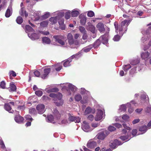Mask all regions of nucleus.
Masks as SVG:
<instances>
[{
	"label": "nucleus",
	"instance_id": "1",
	"mask_svg": "<svg viewBox=\"0 0 151 151\" xmlns=\"http://www.w3.org/2000/svg\"><path fill=\"white\" fill-rule=\"evenodd\" d=\"M131 19L124 20L122 21L118 26V23L115 22L114 25L115 29V32L116 35H115L113 38L114 41H118L123 34L125 33L127 30V27Z\"/></svg>",
	"mask_w": 151,
	"mask_h": 151
},
{
	"label": "nucleus",
	"instance_id": "2",
	"mask_svg": "<svg viewBox=\"0 0 151 151\" xmlns=\"http://www.w3.org/2000/svg\"><path fill=\"white\" fill-rule=\"evenodd\" d=\"M49 96L53 98L54 103L57 106H60L63 104V101L62 100L63 96L61 93H51L50 94Z\"/></svg>",
	"mask_w": 151,
	"mask_h": 151
},
{
	"label": "nucleus",
	"instance_id": "3",
	"mask_svg": "<svg viewBox=\"0 0 151 151\" xmlns=\"http://www.w3.org/2000/svg\"><path fill=\"white\" fill-rule=\"evenodd\" d=\"M53 113L54 117L51 114L48 115L46 119L47 122L54 123L55 120H58L60 118L61 116L60 114L57 109H54Z\"/></svg>",
	"mask_w": 151,
	"mask_h": 151
},
{
	"label": "nucleus",
	"instance_id": "4",
	"mask_svg": "<svg viewBox=\"0 0 151 151\" xmlns=\"http://www.w3.org/2000/svg\"><path fill=\"white\" fill-rule=\"evenodd\" d=\"M75 100L76 101H78L81 100V102L82 104H84L87 103L88 101V97L86 96L83 97L82 100H81L82 97L81 94H77L75 95L74 97Z\"/></svg>",
	"mask_w": 151,
	"mask_h": 151
},
{
	"label": "nucleus",
	"instance_id": "5",
	"mask_svg": "<svg viewBox=\"0 0 151 151\" xmlns=\"http://www.w3.org/2000/svg\"><path fill=\"white\" fill-rule=\"evenodd\" d=\"M53 38L55 39V41L59 43L61 46L64 47H66L67 46V44H65L63 40V37L60 35H55L53 36Z\"/></svg>",
	"mask_w": 151,
	"mask_h": 151
},
{
	"label": "nucleus",
	"instance_id": "6",
	"mask_svg": "<svg viewBox=\"0 0 151 151\" xmlns=\"http://www.w3.org/2000/svg\"><path fill=\"white\" fill-rule=\"evenodd\" d=\"M109 133V132L108 131L104 130L98 133L96 137L99 139L103 140Z\"/></svg>",
	"mask_w": 151,
	"mask_h": 151
},
{
	"label": "nucleus",
	"instance_id": "7",
	"mask_svg": "<svg viewBox=\"0 0 151 151\" xmlns=\"http://www.w3.org/2000/svg\"><path fill=\"white\" fill-rule=\"evenodd\" d=\"M104 112L103 111L98 109L94 119L96 121H99L101 120L103 118Z\"/></svg>",
	"mask_w": 151,
	"mask_h": 151
},
{
	"label": "nucleus",
	"instance_id": "8",
	"mask_svg": "<svg viewBox=\"0 0 151 151\" xmlns=\"http://www.w3.org/2000/svg\"><path fill=\"white\" fill-rule=\"evenodd\" d=\"M31 16H33V17H31L33 19V20L35 21H41L42 20V17L40 16L39 13L38 12H36L34 13H31Z\"/></svg>",
	"mask_w": 151,
	"mask_h": 151
},
{
	"label": "nucleus",
	"instance_id": "9",
	"mask_svg": "<svg viewBox=\"0 0 151 151\" xmlns=\"http://www.w3.org/2000/svg\"><path fill=\"white\" fill-rule=\"evenodd\" d=\"M148 29L147 30H144L142 31V33L143 35L144 36L142 37L141 39V42L143 43H145L147 40V35L149 34V30Z\"/></svg>",
	"mask_w": 151,
	"mask_h": 151
},
{
	"label": "nucleus",
	"instance_id": "10",
	"mask_svg": "<svg viewBox=\"0 0 151 151\" xmlns=\"http://www.w3.org/2000/svg\"><path fill=\"white\" fill-rule=\"evenodd\" d=\"M110 144L109 145L110 147L111 148L114 149L118 145H122L123 143H122L117 139H115L113 141H110Z\"/></svg>",
	"mask_w": 151,
	"mask_h": 151
},
{
	"label": "nucleus",
	"instance_id": "11",
	"mask_svg": "<svg viewBox=\"0 0 151 151\" xmlns=\"http://www.w3.org/2000/svg\"><path fill=\"white\" fill-rule=\"evenodd\" d=\"M36 109L38 114H42L45 111V106L43 104H40L36 106Z\"/></svg>",
	"mask_w": 151,
	"mask_h": 151
},
{
	"label": "nucleus",
	"instance_id": "12",
	"mask_svg": "<svg viewBox=\"0 0 151 151\" xmlns=\"http://www.w3.org/2000/svg\"><path fill=\"white\" fill-rule=\"evenodd\" d=\"M82 128L85 132H88L92 131V129L90 127L88 124L85 121H84L82 125Z\"/></svg>",
	"mask_w": 151,
	"mask_h": 151
},
{
	"label": "nucleus",
	"instance_id": "13",
	"mask_svg": "<svg viewBox=\"0 0 151 151\" xmlns=\"http://www.w3.org/2000/svg\"><path fill=\"white\" fill-rule=\"evenodd\" d=\"M50 71V68H45L43 72L41 73V78L42 79H45L49 74Z\"/></svg>",
	"mask_w": 151,
	"mask_h": 151
},
{
	"label": "nucleus",
	"instance_id": "14",
	"mask_svg": "<svg viewBox=\"0 0 151 151\" xmlns=\"http://www.w3.org/2000/svg\"><path fill=\"white\" fill-rule=\"evenodd\" d=\"M69 121L70 122L74 121L76 123H79L80 121V118L79 117H75L74 116L68 114Z\"/></svg>",
	"mask_w": 151,
	"mask_h": 151
},
{
	"label": "nucleus",
	"instance_id": "15",
	"mask_svg": "<svg viewBox=\"0 0 151 151\" xmlns=\"http://www.w3.org/2000/svg\"><path fill=\"white\" fill-rule=\"evenodd\" d=\"M127 136L123 135L120 136V138L122 140L125 141V142L128 141L131 138V132H127Z\"/></svg>",
	"mask_w": 151,
	"mask_h": 151
},
{
	"label": "nucleus",
	"instance_id": "16",
	"mask_svg": "<svg viewBox=\"0 0 151 151\" xmlns=\"http://www.w3.org/2000/svg\"><path fill=\"white\" fill-rule=\"evenodd\" d=\"M108 34H105L101 36L99 38L100 40H101L102 43L104 44H106L108 42Z\"/></svg>",
	"mask_w": 151,
	"mask_h": 151
},
{
	"label": "nucleus",
	"instance_id": "17",
	"mask_svg": "<svg viewBox=\"0 0 151 151\" xmlns=\"http://www.w3.org/2000/svg\"><path fill=\"white\" fill-rule=\"evenodd\" d=\"M145 50H144V52L141 53V56L142 59L146 60L149 58L150 54L148 51H146Z\"/></svg>",
	"mask_w": 151,
	"mask_h": 151
},
{
	"label": "nucleus",
	"instance_id": "18",
	"mask_svg": "<svg viewBox=\"0 0 151 151\" xmlns=\"http://www.w3.org/2000/svg\"><path fill=\"white\" fill-rule=\"evenodd\" d=\"M96 27L100 32L105 30L104 25L101 22L99 23L96 25Z\"/></svg>",
	"mask_w": 151,
	"mask_h": 151
},
{
	"label": "nucleus",
	"instance_id": "19",
	"mask_svg": "<svg viewBox=\"0 0 151 151\" xmlns=\"http://www.w3.org/2000/svg\"><path fill=\"white\" fill-rule=\"evenodd\" d=\"M12 14V6L10 4L8 7L6 12L5 16L6 17H9Z\"/></svg>",
	"mask_w": 151,
	"mask_h": 151
},
{
	"label": "nucleus",
	"instance_id": "20",
	"mask_svg": "<svg viewBox=\"0 0 151 151\" xmlns=\"http://www.w3.org/2000/svg\"><path fill=\"white\" fill-rule=\"evenodd\" d=\"M96 142L94 141H90L87 144V147L90 148H93L96 146Z\"/></svg>",
	"mask_w": 151,
	"mask_h": 151
},
{
	"label": "nucleus",
	"instance_id": "21",
	"mask_svg": "<svg viewBox=\"0 0 151 151\" xmlns=\"http://www.w3.org/2000/svg\"><path fill=\"white\" fill-rule=\"evenodd\" d=\"M28 35L29 37L32 40H35L39 38V37L35 33L31 34L28 33Z\"/></svg>",
	"mask_w": 151,
	"mask_h": 151
},
{
	"label": "nucleus",
	"instance_id": "22",
	"mask_svg": "<svg viewBox=\"0 0 151 151\" xmlns=\"http://www.w3.org/2000/svg\"><path fill=\"white\" fill-rule=\"evenodd\" d=\"M17 87L13 82L10 83V87L9 91L11 92H15L16 91Z\"/></svg>",
	"mask_w": 151,
	"mask_h": 151
},
{
	"label": "nucleus",
	"instance_id": "23",
	"mask_svg": "<svg viewBox=\"0 0 151 151\" xmlns=\"http://www.w3.org/2000/svg\"><path fill=\"white\" fill-rule=\"evenodd\" d=\"M95 112V110L94 109H92L90 107H87L84 112V114L86 115L91 113H94Z\"/></svg>",
	"mask_w": 151,
	"mask_h": 151
},
{
	"label": "nucleus",
	"instance_id": "24",
	"mask_svg": "<svg viewBox=\"0 0 151 151\" xmlns=\"http://www.w3.org/2000/svg\"><path fill=\"white\" fill-rule=\"evenodd\" d=\"M14 119L16 122L18 123H22L24 120L23 117L19 115L15 116Z\"/></svg>",
	"mask_w": 151,
	"mask_h": 151
},
{
	"label": "nucleus",
	"instance_id": "25",
	"mask_svg": "<svg viewBox=\"0 0 151 151\" xmlns=\"http://www.w3.org/2000/svg\"><path fill=\"white\" fill-rule=\"evenodd\" d=\"M68 39L69 43L70 45H72L73 44V39L72 34L69 33L68 35Z\"/></svg>",
	"mask_w": 151,
	"mask_h": 151
},
{
	"label": "nucleus",
	"instance_id": "26",
	"mask_svg": "<svg viewBox=\"0 0 151 151\" xmlns=\"http://www.w3.org/2000/svg\"><path fill=\"white\" fill-rule=\"evenodd\" d=\"M82 55L81 52L80 51L78 52V53L72 56H71L70 58V59H72V60L74 58H75L76 59H78L79 58L81 57Z\"/></svg>",
	"mask_w": 151,
	"mask_h": 151
},
{
	"label": "nucleus",
	"instance_id": "27",
	"mask_svg": "<svg viewBox=\"0 0 151 151\" xmlns=\"http://www.w3.org/2000/svg\"><path fill=\"white\" fill-rule=\"evenodd\" d=\"M68 88L73 92L76 91L77 89V87L75 86L70 83H67Z\"/></svg>",
	"mask_w": 151,
	"mask_h": 151
},
{
	"label": "nucleus",
	"instance_id": "28",
	"mask_svg": "<svg viewBox=\"0 0 151 151\" xmlns=\"http://www.w3.org/2000/svg\"><path fill=\"white\" fill-rule=\"evenodd\" d=\"M80 22L82 25H84L86 22V18L83 15L80 16Z\"/></svg>",
	"mask_w": 151,
	"mask_h": 151
},
{
	"label": "nucleus",
	"instance_id": "29",
	"mask_svg": "<svg viewBox=\"0 0 151 151\" xmlns=\"http://www.w3.org/2000/svg\"><path fill=\"white\" fill-rule=\"evenodd\" d=\"M147 129L146 126H143L140 127L139 129V131L141 132V134L145 133L147 131Z\"/></svg>",
	"mask_w": 151,
	"mask_h": 151
},
{
	"label": "nucleus",
	"instance_id": "30",
	"mask_svg": "<svg viewBox=\"0 0 151 151\" xmlns=\"http://www.w3.org/2000/svg\"><path fill=\"white\" fill-rule=\"evenodd\" d=\"M25 29L26 32L28 33L29 32H34V30L33 29L28 25H27L25 26Z\"/></svg>",
	"mask_w": 151,
	"mask_h": 151
},
{
	"label": "nucleus",
	"instance_id": "31",
	"mask_svg": "<svg viewBox=\"0 0 151 151\" xmlns=\"http://www.w3.org/2000/svg\"><path fill=\"white\" fill-rule=\"evenodd\" d=\"M122 125L125 128L124 129H123L122 130V132L124 134H125L127 132V131L126 129L129 131H130L132 129V128L131 127L127 126L125 124H123Z\"/></svg>",
	"mask_w": 151,
	"mask_h": 151
},
{
	"label": "nucleus",
	"instance_id": "32",
	"mask_svg": "<svg viewBox=\"0 0 151 151\" xmlns=\"http://www.w3.org/2000/svg\"><path fill=\"white\" fill-rule=\"evenodd\" d=\"M52 67L55 68L57 71H60L62 68V66L60 64L53 65Z\"/></svg>",
	"mask_w": 151,
	"mask_h": 151
},
{
	"label": "nucleus",
	"instance_id": "33",
	"mask_svg": "<svg viewBox=\"0 0 151 151\" xmlns=\"http://www.w3.org/2000/svg\"><path fill=\"white\" fill-rule=\"evenodd\" d=\"M93 47V45H90L88 46L83 48L82 50V51L86 52H88Z\"/></svg>",
	"mask_w": 151,
	"mask_h": 151
},
{
	"label": "nucleus",
	"instance_id": "34",
	"mask_svg": "<svg viewBox=\"0 0 151 151\" xmlns=\"http://www.w3.org/2000/svg\"><path fill=\"white\" fill-rule=\"evenodd\" d=\"M127 104H123L121 105L119 107V110L120 112L124 111L125 112L126 110Z\"/></svg>",
	"mask_w": 151,
	"mask_h": 151
},
{
	"label": "nucleus",
	"instance_id": "35",
	"mask_svg": "<svg viewBox=\"0 0 151 151\" xmlns=\"http://www.w3.org/2000/svg\"><path fill=\"white\" fill-rule=\"evenodd\" d=\"M42 41L43 43L45 44H49L50 42V39L47 37H44L42 38Z\"/></svg>",
	"mask_w": 151,
	"mask_h": 151
},
{
	"label": "nucleus",
	"instance_id": "36",
	"mask_svg": "<svg viewBox=\"0 0 151 151\" xmlns=\"http://www.w3.org/2000/svg\"><path fill=\"white\" fill-rule=\"evenodd\" d=\"M4 108L6 110L9 112L13 113L12 111H10L12 109V108L9 103H7L5 104L4 106Z\"/></svg>",
	"mask_w": 151,
	"mask_h": 151
},
{
	"label": "nucleus",
	"instance_id": "37",
	"mask_svg": "<svg viewBox=\"0 0 151 151\" xmlns=\"http://www.w3.org/2000/svg\"><path fill=\"white\" fill-rule=\"evenodd\" d=\"M131 68V66L129 64L124 65L122 69L124 70L125 72V74H127V72L130 68Z\"/></svg>",
	"mask_w": 151,
	"mask_h": 151
},
{
	"label": "nucleus",
	"instance_id": "38",
	"mask_svg": "<svg viewBox=\"0 0 151 151\" xmlns=\"http://www.w3.org/2000/svg\"><path fill=\"white\" fill-rule=\"evenodd\" d=\"M80 93L82 95L86 94L88 96L90 94L89 92L86 90L84 88H81Z\"/></svg>",
	"mask_w": 151,
	"mask_h": 151
},
{
	"label": "nucleus",
	"instance_id": "39",
	"mask_svg": "<svg viewBox=\"0 0 151 151\" xmlns=\"http://www.w3.org/2000/svg\"><path fill=\"white\" fill-rule=\"evenodd\" d=\"M58 19V17H52L50 18L49 19V21L51 22V24H53L56 23L57 21V19Z\"/></svg>",
	"mask_w": 151,
	"mask_h": 151
},
{
	"label": "nucleus",
	"instance_id": "40",
	"mask_svg": "<svg viewBox=\"0 0 151 151\" xmlns=\"http://www.w3.org/2000/svg\"><path fill=\"white\" fill-rule=\"evenodd\" d=\"M72 61V59H70V58H68L65 62L63 63V66L64 67H66L70 66V63Z\"/></svg>",
	"mask_w": 151,
	"mask_h": 151
},
{
	"label": "nucleus",
	"instance_id": "41",
	"mask_svg": "<svg viewBox=\"0 0 151 151\" xmlns=\"http://www.w3.org/2000/svg\"><path fill=\"white\" fill-rule=\"evenodd\" d=\"M127 107L128 108V111L129 113L131 114L134 111L133 108L131 107V105L130 103H127Z\"/></svg>",
	"mask_w": 151,
	"mask_h": 151
},
{
	"label": "nucleus",
	"instance_id": "42",
	"mask_svg": "<svg viewBox=\"0 0 151 151\" xmlns=\"http://www.w3.org/2000/svg\"><path fill=\"white\" fill-rule=\"evenodd\" d=\"M45 91L47 93H50L51 92H57L58 91V89L57 88H53L50 89L46 88Z\"/></svg>",
	"mask_w": 151,
	"mask_h": 151
},
{
	"label": "nucleus",
	"instance_id": "43",
	"mask_svg": "<svg viewBox=\"0 0 151 151\" xmlns=\"http://www.w3.org/2000/svg\"><path fill=\"white\" fill-rule=\"evenodd\" d=\"M70 45V47L72 48H77L79 46V43L77 41H73V44Z\"/></svg>",
	"mask_w": 151,
	"mask_h": 151
},
{
	"label": "nucleus",
	"instance_id": "44",
	"mask_svg": "<svg viewBox=\"0 0 151 151\" xmlns=\"http://www.w3.org/2000/svg\"><path fill=\"white\" fill-rule=\"evenodd\" d=\"M29 112L30 114L33 115H35L37 114L35 109L34 108L30 109L29 110Z\"/></svg>",
	"mask_w": 151,
	"mask_h": 151
},
{
	"label": "nucleus",
	"instance_id": "45",
	"mask_svg": "<svg viewBox=\"0 0 151 151\" xmlns=\"http://www.w3.org/2000/svg\"><path fill=\"white\" fill-rule=\"evenodd\" d=\"M48 24V21H44L40 22V25L41 27H47Z\"/></svg>",
	"mask_w": 151,
	"mask_h": 151
},
{
	"label": "nucleus",
	"instance_id": "46",
	"mask_svg": "<svg viewBox=\"0 0 151 151\" xmlns=\"http://www.w3.org/2000/svg\"><path fill=\"white\" fill-rule=\"evenodd\" d=\"M100 40L99 39L96 40V41L94 43L93 47H94L95 48H97L99 45L100 43Z\"/></svg>",
	"mask_w": 151,
	"mask_h": 151
},
{
	"label": "nucleus",
	"instance_id": "47",
	"mask_svg": "<svg viewBox=\"0 0 151 151\" xmlns=\"http://www.w3.org/2000/svg\"><path fill=\"white\" fill-rule=\"evenodd\" d=\"M71 14L72 17H76L79 15V13L77 11H73L71 12Z\"/></svg>",
	"mask_w": 151,
	"mask_h": 151
},
{
	"label": "nucleus",
	"instance_id": "48",
	"mask_svg": "<svg viewBox=\"0 0 151 151\" xmlns=\"http://www.w3.org/2000/svg\"><path fill=\"white\" fill-rule=\"evenodd\" d=\"M141 99L142 100H145L146 99V100H149V98L148 96L145 94H143L141 96Z\"/></svg>",
	"mask_w": 151,
	"mask_h": 151
},
{
	"label": "nucleus",
	"instance_id": "49",
	"mask_svg": "<svg viewBox=\"0 0 151 151\" xmlns=\"http://www.w3.org/2000/svg\"><path fill=\"white\" fill-rule=\"evenodd\" d=\"M95 28L93 25H90L89 26V29L93 33H95Z\"/></svg>",
	"mask_w": 151,
	"mask_h": 151
},
{
	"label": "nucleus",
	"instance_id": "50",
	"mask_svg": "<svg viewBox=\"0 0 151 151\" xmlns=\"http://www.w3.org/2000/svg\"><path fill=\"white\" fill-rule=\"evenodd\" d=\"M16 21L18 24H21L23 22V19L21 17L19 16L17 17Z\"/></svg>",
	"mask_w": 151,
	"mask_h": 151
},
{
	"label": "nucleus",
	"instance_id": "51",
	"mask_svg": "<svg viewBox=\"0 0 151 151\" xmlns=\"http://www.w3.org/2000/svg\"><path fill=\"white\" fill-rule=\"evenodd\" d=\"M129 117L127 114L124 115L122 117V119L125 121H127L129 120Z\"/></svg>",
	"mask_w": 151,
	"mask_h": 151
},
{
	"label": "nucleus",
	"instance_id": "52",
	"mask_svg": "<svg viewBox=\"0 0 151 151\" xmlns=\"http://www.w3.org/2000/svg\"><path fill=\"white\" fill-rule=\"evenodd\" d=\"M145 112L151 115V106L149 105L145 110Z\"/></svg>",
	"mask_w": 151,
	"mask_h": 151
},
{
	"label": "nucleus",
	"instance_id": "53",
	"mask_svg": "<svg viewBox=\"0 0 151 151\" xmlns=\"http://www.w3.org/2000/svg\"><path fill=\"white\" fill-rule=\"evenodd\" d=\"M70 11H68L66 12L65 14V18L66 19H68L70 18Z\"/></svg>",
	"mask_w": 151,
	"mask_h": 151
},
{
	"label": "nucleus",
	"instance_id": "54",
	"mask_svg": "<svg viewBox=\"0 0 151 151\" xmlns=\"http://www.w3.org/2000/svg\"><path fill=\"white\" fill-rule=\"evenodd\" d=\"M79 29L80 31L82 33L84 34L86 32V31L84 27L82 26H80L79 27Z\"/></svg>",
	"mask_w": 151,
	"mask_h": 151
},
{
	"label": "nucleus",
	"instance_id": "55",
	"mask_svg": "<svg viewBox=\"0 0 151 151\" xmlns=\"http://www.w3.org/2000/svg\"><path fill=\"white\" fill-rule=\"evenodd\" d=\"M35 93L37 96L40 97L42 95V92L40 90L37 91L35 92Z\"/></svg>",
	"mask_w": 151,
	"mask_h": 151
},
{
	"label": "nucleus",
	"instance_id": "56",
	"mask_svg": "<svg viewBox=\"0 0 151 151\" xmlns=\"http://www.w3.org/2000/svg\"><path fill=\"white\" fill-rule=\"evenodd\" d=\"M50 14L49 13H47L43 16H41L42 19H45L48 18L50 16Z\"/></svg>",
	"mask_w": 151,
	"mask_h": 151
},
{
	"label": "nucleus",
	"instance_id": "57",
	"mask_svg": "<svg viewBox=\"0 0 151 151\" xmlns=\"http://www.w3.org/2000/svg\"><path fill=\"white\" fill-rule=\"evenodd\" d=\"M87 15L88 17H92L94 15V13L92 11H90L88 13Z\"/></svg>",
	"mask_w": 151,
	"mask_h": 151
},
{
	"label": "nucleus",
	"instance_id": "58",
	"mask_svg": "<svg viewBox=\"0 0 151 151\" xmlns=\"http://www.w3.org/2000/svg\"><path fill=\"white\" fill-rule=\"evenodd\" d=\"M139 63V60H135L131 62L130 64L132 65H135Z\"/></svg>",
	"mask_w": 151,
	"mask_h": 151
},
{
	"label": "nucleus",
	"instance_id": "59",
	"mask_svg": "<svg viewBox=\"0 0 151 151\" xmlns=\"http://www.w3.org/2000/svg\"><path fill=\"white\" fill-rule=\"evenodd\" d=\"M151 46V39L149 41V43H148V45L147 46H146L144 47V50H147V49H148Z\"/></svg>",
	"mask_w": 151,
	"mask_h": 151
},
{
	"label": "nucleus",
	"instance_id": "60",
	"mask_svg": "<svg viewBox=\"0 0 151 151\" xmlns=\"http://www.w3.org/2000/svg\"><path fill=\"white\" fill-rule=\"evenodd\" d=\"M35 76L37 77H39L40 76H41V74L38 70H35L34 72Z\"/></svg>",
	"mask_w": 151,
	"mask_h": 151
},
{
	"label": "nucleus",
	"instance_id": "61",
	"mask_svg": "<svg viewBox=\"0 0 151 151\" xmlns=\"http://www.w3.org/2000/svg\"><path fill=\"white\" fill-rule=\"evenodd\" d=\"M6 84L4 81H2L0 83V86L1 87L3 88L4 89L5 88Z\"/></svg>",
	"mask_w": 151,
	"mask_h": 151
},
{
	"label": "nucleus",
	"instance_id": "62",
	"mask_svg": "<svg viewBox=\"0 0 151 151\" xmlns=\"http://www.w3.org/2000/svg\"><path fill=\"white\" fill-rule=\"evenodd\" d=\"M108 129L109 131L110 132L113 131H115L116 129V128L114 126H110L108 128Z\"/></svg>",
	"mask_w": 151,
	"mask_h": 151
},
{
	"label": "nucleus",
	"instance_id": "63",
	"mask_svg": "<svg viewBox=\"0 0 151 151\" xmlns=\"http://www.w3.org/2000/svg\"><path fill=\"white\" fill-rule=\"evenodd\" d=\"M26 12V11L24 10V8L23 7H22L19 13L21 16H23L24 15V13Z\"/></svg>",
	"mask_w": 151,
	"mask_h": 151
},
{
	"label": "nucleus",
	"instance_id": "64",
	"mask_svg": "<svg viewBox=\"0 0 151 151\" xmlns=\"http://www.w3.org/2000/svg\"><path fill=\"white\" fill-rule=\"evenodd\" d=\"M25 118L27 120L32 121L33 119L31 116L29 115H27L25 116Z\"/></svg>",
	"mask_w": 151,
	"mask_h": 151
}]
</instances>
